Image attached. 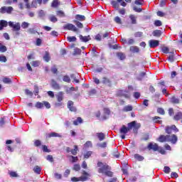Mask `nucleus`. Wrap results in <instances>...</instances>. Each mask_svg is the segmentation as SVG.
<instances>
[{
  "instance_id": "obj_1",
  "label": "nucleus",
  "mask_w": 182,
  "mask_h": 182,
  "mask_svg": "<svg viewBox=\"0 0 182 182\" xmlns=\"http://www.w3.org/2000/svg\"><path fill=\"white\" fill-rule=\"evenodd\" d=\"M97 167H100L98 169V173L103 174L104 176H107L108 177H112L113 173L110 171V166L107 164H103L102 162L97 163Z\"/></svg>"
},
{
  "instance_id": "obj_2",
  "label": "nucleus",
  "mask_w": 182,
  "mask_h": 182,
  "mask_svg": "<svg viewBox=\"0 0 182 182\" xmlns=\"http://www.w3.org/2000/svg\"><path fill=\"white\" fill-rule=\"evenodd\" d=\"M177 136H176L175 134L161 135L158 139V141H160V143H166L167 141H171L172 144H176V143H177Z\"/></svg>"
},
{
  "instance_id": "obj_3",
  "label": "nucleus",
  "mask_w": 182,
  "mask_h": 182,
  "mask_svg": "<svg viewBox=\"0 0 182 182\" xmlns=\"http://www.w3.org/2000/svg\"><path fill=\"white\" fill-rule=\"evenodd\" d=\"M95 116L100 119V120H107L110 116V109H109V108H104L102 112L100 111L97 112Z\"/></svg>"
},
{
  "instance_id": "obj_4",
  "label": "nucleus",
  "mask_w": 182,
  "mask_h": 182,
  "mask_svg": "<svg viewBox=\"0 0 182 182\" xmlns=\"http://www.w3.org/2000/svg\"><path fill=\"white\" fill-rule=\"evenodd\" d=\"M133 90V87L129 86L128 91L126 90H119L117 92V96L118 97H125L126 99H129L130 97V93L129 92Z\"/></svg>"
},
{
  "instance_id": "obj_5",
  "label": "nucleus",
  "mask_w": 182,
  "mask_h": 182,
  "mask_svg": "<svg viewBox=\"0 0 182 182\" xmlns=\"http://www.w3.org/2000/svg\"><path fill=\"white\" fill-rule=\"evenodd\" d=\"M9 26L12 28L13 32H15V35L19 36V31H21V23L14 21L9 22Z\"/></svg>"
},
{
  "instance_id": "obj_6",
  "label": "nucleus",
  "mask_w": 182,
  "mask_h": 182,
  "mask_svg": "<svg viewBox=\"0 0 182 182\" xmlns=\"http://www.w3.org/2000/svg\"><path fill=\"white\" fill-rule=\"evenodd\" d=\"M129 130H132L133 129L134 133H136L137 131L141 127V124L140 123H137L136 121H133L127 124Z\"/></svg>"
},
{
  "instance_id": "obj_7",
  "label": "nucleus",
  "mask_w": 182,
  "mask_h": 182,
  "mask_svg": "<svg viewBox=\"0 0 182 182\" xmlns=\"http://www.w3.org/2000/svg\"><path fill=\"white\" fill-rule=\"evenodd\" d=\"M12 11H14L12 6H3L0 9V14H11Z\"/></svg>"
},
{
  "instance_id": "obj_8",
  "label": "nucleus",
  "mask_w": 182,
  "mask_h": 182,
  "mask_svg": "<svg viewBox=\"0 0 182 182\" xmlns=\"http://www.w3.org/2000/svg\"><path fill=\"white\" fill-rule=\"evenodd\" d=\"M165 130H166V133H167L168 134H171L172 132H175V133H177V132H178V129L176 127V125L166 127Z\"/></svg>"
},
{
  "instance_id": "obj_9",
  "label": "nucleus",
  "mask_w": 182,
  "mask_h": 182,
  "mask_svg": "<svg viewBox=\"0 0 182 182\" xmlns=\"http://www.w3.org/2000/svg\"><path fill=\"white\" fill-rule=\"evenodd\" d=\"M63 28L64 29H67L68 31H73V32H77V28H76V26H75V25L72 23L65 24L63 26Z\"/></svg>"
},
{
  "instance_id": "obj_10",
  "label": "nucleus",
  "mask_w": 182,
  "mask_h": 182,
  "mask_svg": "<svg viewBox=\"0 0 182 182\" xmlns=\"http://www.w3.org/2000/svg\"><path fill=\"white\" fill-rule=\"evenodd\" d=\"M149 150H154V151H157L159 150V145L156 143L150 142L148 144Z\"/></svg>"
},
{
  "instance_id": "obj_11",
  "label": "nucleus",
  "mask_w": 182,
  "mask_h": 182,
  "mask_svg": "<svg viewBox=\"0 0 182 182\" xmlns=\"http://www.w3.org/2000/svg\"><path fill=\"white\" fill-rule=\"evenodd\" d=\"M90 177V173H88L87 172L83 171L82 176L80 177V181H87V180H89Z\"/></svg>"
},
{
  "instance_id": "obj_12",
  "label": "nucleus",
  "mask_w": 182,
  "mask_h": 182,
  "mask_svg": "<svg viewBox=\"0 0 182 182\" xmlns=\"http://www.w3.org/2000/svg\"><path fill=\"white\" fill-rule=\"evenodd\" d=\"M149 47L151 48H157L160 45V42L157 40H150L149 41Z\"/></svg>"
},
{
  "instance_id": "obj_13",
  "label": "nucleus",
  "mask_w": 182,
  "mask_h": 182,
  "mask_svg": "<svg viewBox=\"0 0 182 182\" xmlns=\"http://www.w3.org/2000/svg\"><path fill=\"white\" fill-rule=\"evenodd\" d=\"M64 95L65 93L63 92H59L55 95L58 102H62V100H63Z\"/></svg>"
},
{
  "instance_id": "obj_14",
  "label": "nucleus",
  "mask_w": 182,
  "mask_h": 182,
  "mask_svg": "<svg viewBox=\"0 0 182 182\" xmlns=\"http://www.w3.org/2000/svg\"><path fill=\"white\" fill-rule=\"evenodd\" d=\"M119 132L121 134H127V133H129V132H130V129H129L127 127L123 125L120 129Z\"/></svg>"
},
{
  "instance_id": "obj_15",
  "label": "nucleus",
  "mask_w": 182,
  "mask_h": 182,
  "mask_svg": "<svg viewBox=\"0 0 182 182\" xmlns=\"http://www.w3.org/2000/svg\"><path fill=\"white\" fill-rule=\"evenodd\" d=\"M68 107L70 110V112H76V108L75 107H73V101H68Z\"/></svg>"
},
{
  "instance_id": "obj_16",
  "label": "nucleus",
  "mask_w": 182,
  "mask_h": 182,
  "mask_svg": "<svg viewBox=\"0 0 182 182\" xmlns=\"http://www.w3.org/2000/svg\"><path fill=\"white\" fill-rule=\"evenodd\" d=\"M51 86L53 87V89H56L58 90V89H60V86L55 80H51Z\"/></svg>"
},
{
  "instance_id": "obj_17",
  "label": "nucleus",
  "mask_w": 182,
  "mask_h": 182,
  "mask_svg": "<svg viewBox=\"0 0 182 182\" xmlns=\"http://www.w3.org/2000/svg\"><path fill=\"white\" fill-rule=\"evenodd\" d=\"M8 26V21L5 20L0 21V31Z\"/></svg>"
},
{
  "instance_id": "obj_18",
  "label": "nucleus",
  "mask_w": 182,
  "mask_h": 182,
  "mask_svg": "<svg viewBox=\"0 0 182 182\" xmlns=\"http://www.w3.org/2000/svg\"><path fill=\"white\" fill-rule=\"evenodd\" d=\"M129 19L132 21V25H136L137 23V17L133 14L129 16Z\"/></svg>"
},
{
  "instance_id": "obj_19",
  "label": "nucleus",
  "mask_w": 182,
  "mask_h": 182,
  "mask_svg": "<svg viewBox=\"0 0 182 182\" xmlns=\"http://www.w3.org/2000/svg\"><path fill=\"white\" fill-rule=\"evenodd\" d=\"M96 136L97 137L98 140H100V141H103L105 137V134L102 132L97 133Z\"/></svg>"
},
{
  "instance_id": "obj_20",
  "label": "nucleus",
  "mask_w": 182,
  "mask_h": 182,
  "mask_svg": "<svg viewBox=\"0 0 182 182\" xmlns=\"http://www.w3.org/2000/svg\"><path fill=\"white\" fill-rule=\"evenodd\" d=\"M80 39L82 42H89L90 41V36H83L82 35L80 36Z\"/></svg>"
},
{
  "instance_id": "obj_21",
  "label": "nucleus",
  "mask_w": 182,
  "mask_h": 182,
  "mask_svg": "<svg viewBox=\"0 0 182 182\" xmlns=\"http://www.w3.org/2000/svg\"><path fill=\"white\" fill-rule=\"evenodd\" d=\"M33 171L36 174H41V171H42V168L39 166H36L33 168Z\"/></svg>"
},
{
  "instance_id": "obj_22",
  "label": "nucleus",
  "mask_w": 182,
  "mask_h": 182,
  "mask_svg": "<svg viewBox=\"0 0 182 182\" xmlns=\"http://www.w3.org/2000/svg\"><path fill=\"white\" fill-rule=\"evenodd\" d=\"M101 82L103 83L104 85H107V86L111 85L110 80H109V78L103 77Z\"/></svg>"
},
{
  "instance_id": "obj_23",
  "label": "nucleus",
  "mask_w": 182,
  "mask_h": 182,
  "mask_svg": "<svg viewBox=\"0 0 182 182\" xmlns=\"http://www.w3.org/2000/svg\"><path fill=\"white\" fill-rule=\"evenodd\" d=\"M130 52H132V53H139V49L137 46H131L130 47Z\"/></svg>"
},
{
  "instance_id": "obj_24",
  "label": "nucleus",
  "mask_w": 182,
  "mask_h": 182,
  "mask_svg": "<svg viewBox=\"0 0 182 182\" xmlns=\"http://www.w3.org/2000/svg\"><path fill=\"white\" fill-rule=\"evenodd\" d=\"M43 60L45 62H49L50 60V55H49V53L48 51H46V53L43 56Z\"/></svg>"
},
{
  "instance_id": "obj_25",
  "label": "nucleus",
  "mask_w": 182,
  "mask_h": 182,
  "mask_svg": "<svg viewBox=\"0 0 182 182\" xmlns=\"http://www.w3.org/2000/svg\"><path fill=\"white\" fill-rule=\"evenodd\" d=\"M134 159H136V160H138V161H143L144 160V157L141 156L139 154H134Z\"/></svg>"
},
{
  "instance_id": "obj_26",
  "label": "nucleus",
  "mask_w": 182,
  "mask_h": 182,
  "mask_svg": "<svg viewBox=\"0 0 182 182\" xmlns=\"http://www.w3.org/2000/svg\"><path fill=\"white\" fill-rule=\"evenodd\" d=\"M75 19H77V21H85L86 20V17L83 15H80V14H77L75 16Z\"/></svg>"
},
{
  "instance_id": "obj_27",
  "label": "nucleus",
  "mask_w": 182,
  "mask_h": 182,
  "mask_svg": "<svg viewBox=\"0 0 182 182\" xmlns=\"http://www.w3.org/2000/svg\"><path fill=\"white\" fill-rule=\"evenodd\" d=\"M117 56L120 59V60H124V59H126V55L123 53H117Z\"/></svg>"
},
{
  "instance_id": "obj_28",
  "label": "nucleus",
  "mask_w": 182,
  "mask_h": 182,
  "mask_svg": "<svg viewBox=\"0 0 182 182\" xmlns=\"http://www.w3.org/2000/svg\"><path fill=\"white\" fill-rule=\"evenodd\" d=\"M152 120L154 123H159V124H161L162 123L161 118H160V117H154Z\"/></svg>"
},
{
  "instance_id": "obj_29",
  "label": "nucleus",
  "mask_w": 182,
  "mask_h": 182,
  "mask_svg": "<svg viewBox=\"0 0 182 182\" xmlns=\"http://www.w3.org/2000/svg\"><path fill=\"white\" fill-rule=\"evenodd\" d=\"M48 137H62V135L56 133V132H51L48 134Z\"/></svg>"
},
{
  "instance_id": "obj_30",
  "label": "nucleus",
  "mask_w": 182,
  "mask_h": 182,
  "mask_svg": "<svg viewBox=\"0 0 182 182\" xmlns=\"http://www.w3.org/2000/svg\"><path fill=\"white\" fill-rule=\"evenodd\" d=\"M132 110H133V107L132 105H127L123 108V112H132Z\"/></svg>"
},
{
  "instance_id": "obj_31",
  "label": "nucleus",
  "mask_w": 182,
  "mask_h": 182,
  "mask_svg": "<svg viewBox=\"0 0 182 182\" xmlns=\"http://www.w3.org/2000/svg\"><path fill=\"white\" fill-rule=\"evenodd\" d=\"M43 102H37L36 103V109H43Z\"/></svg>"
},
{
  "instance_id": "obj_32",
  "label": "nucleus",
  "mask_w": 182,
  "mask_h": 182,
  "mask_svg": "<svg viewBox=\"0 0 182 182\" xmlns=\"http://www.w3.org/2000/svg\"><path fill=\"white\" fill-rule=\"evenodd\" d=\"M152 35H154V36H161V31L155 30L153 31Z\"/></svg>"
},
{
  "instance_id": "obj_33",
  "label": "nucleus",
  "mask_w": 182,
  "mask_h": 182,
  "mask_svg": "<svg viewBox=\"0 0 182 182\" xmlns=\"http://www.w3.org/2000/svg\"><path fill=\"white\" fill-rule=\"evenodd\" d=\"M181 119H182V113H176V115L174 116V120H180Z\"/></svg>"
},
{
  "instance_id": "obj_34",
  "label": "nucleus",
  "mask_w": 182,
  "mask_h": 182,
  "mask_svg": "<svg viewBox=\"0 0 182 182\" xmlns=\"http://www.w3.org/2000/svg\"><path fill=\"white\" fill-rule=\"evenodd\" d=\"M171 103L178 104V103H180V100H178V98H177L176 97H172L171 98Z\"/></svg>"
},
{
  "instance_id": "obj_35",
  "label": "nucleus",
  "mask_w": 182,
  "mask_h": 182,
  "mask_svg": "<svg viewBox=\"0 0 182 182\" xmlns=\"http://www.w3.org/2000/svg\"><path fill=\"white\" fill-rule=\"evenodd\" d=\"M6 50H7L6 46L2 45V43H0V52H1V53H4L6 52Z\"/></svg>"
},
{
  "instance_id": "obj_36",
  "label": "nucleus",
  "mask_w": 182,
  "mask_h": 182,
  "mask_svg": "<svg viewBox=\"0 0 182 182\" xmlns=\"http://www.w3.org/2000/svg\"><path fill=\"white\" fill-rule=\"evenodd\" d=\"M98 147H101V149H106L107 147V143L102 142L97 144Z\"/></svg>"
},
{
  "instance_id": "obj_37",
  "label": "nucleus",
  "mask_w": 182,
  "mask_h": 182,
  "mask_svg": "<svg viewBox=\"0 0 182 182\" xmlns=\"http://www.w3.org/2000/svg\"><path fill=\"white\" fill-rule=\"evenodd\" d=\"M82 123V118L78 117L76 120L73 121V124L75 126H77L78 124H80Z\"/></svg>"
},
{
  "instance_id": "obj_38",
  "label": "nucleus",
  "mask_w": 182,
  "mask_h": 182,
  "mask_svg": "<svg viewBox=\"0 0 182 182\" xmlns=\"http://www.w3.org/2000/svg\"><path fill=\"white\" fill-rule=\"evenodd\" d=\"M30 6H31V8H35V9L38 8V2L36 1V0H33Z\"/></svg>"
},
{
  "instance_id": "obj_39",
  "label": "nucleus",
  "mask_w": 182,
  "mask_h": 182,
  "mask_svg": "<svg viewBox=\"0 0 182 182\" xmlns=\"http://www.w3.org/2000/svg\"><path fill=\"white\" fill-rule=\"evenodd\" d=\"M146 76V73L145 72H141L139 75L137 77L138 80H142L143 77Z\"/></svg>"
},
{
  "instance_id": "obj_40",
  "label": "nucleus",
  "mask_w": 182,
  "mask_h": 182,
  "mask_svg": "<svg viewBox=\"0 0 182 182\" xmlns=\"http://www.w3.org/2000/svg\"><path fill=\"white\" fill-rule=\"evenodd\" d=\"M80 53H82V50H80V48L74 49V53H73L74 56H76V55H80Z\"/></svg>"
},
{
  "instance_id": "obj_41",
  "label": "nucleus",
  "mask_w": 182,
  "mask_h": 182,
  "mask_svg": "<svg viewBox=\"0 0 182 182\" xmlns=\"http://www.w3.org/2000/svg\"><path fill=\"white\" fill-rule=\"evenodd\" d=\"M93 144H92V141H87L85 144H84V147L85 149H87L89 147H92Z\"/></svg>"
},
{
  "instance_id": "obj_42",
  "label": "nucleus",
  "mask_w": 182,
  "mask_h": 182,
  "mask_svg": "<svg viewBox=\"0 0 182 182\" xmlns=\"http://www.w3.org/2000/svg\"><path fill=\"white\" fill-rule=\"evenodd\" d=\"M161 50L164 53H170V49L166 46L162 47Z\"/></svg>"
},
{
  "instance_id": "obj_43",
  "label": "nucleus",
  "mask_w": 182,
  "mask_h": 182,
  "mask_svg": "<svg viewBox=\"0 0 182 182\" xmlns=\"http://www.w3.org/2000/svg\"><path fill=\"white\" fill-rule=\"evenodd\" d=\"M63 82H66L67 83H70V77H69V75H65L63 77Z\"/></svg>"
},
{
  "instance_id": "obj_44",
  "label": "nucleus",
  "mask_w": 182,
  "mask_h": 182,
  "mask_svg": "<svg viewBox=\"0 0 182 182\" xmlns=\"http://www.w3.org/2000/svg\"><path fill=\"white\" fill-rule=\"evenodd\" d=\"M21 28H23V29H26V28H29V23L23 21L21 23Z\"/></svg>"
},
{
  "instance_id": "obj_45",
  "label": "nucleus",
  "mask_w": 182,
  "mask_h": 182,
  "mask_svg": "<svg viewBox=\"0 0 182 182\" xmlns=\"http://www.w3.org/2000/svg\"><path fill=\"white\" fill-rule=\"evenodd\" d=\"M111 4L112 5V6H114V8L118 9H119V3L117 1H112L111 2Z\"/></svg>"
},
{
  "instance_id": "obj_46",
  "label": "nucleus",
  "mask_w": 182,
  "mask_h": 182,
  "mask_svg": "<svg viewBox=\"0 0 182 182\" xmlns=\"http://www.w3.org/2000/svg\"><path fill=\"white\" fill-rule=\"evenodd\" d=\"M71 154L73 156H76V154H77V146L75 145L74 146V149L71 150Z\"/></svg>"
},
{
  "instance_id": "obj_47",
  "label": "nucleus",
  "mask_w": 182,
  "mask_h": 182,
  "mask_svg": "<svg viewBox=\"0 0 182 182\" xmlns=\"http://www.w3.org/2000/svg\"><path fill=\"white\" fill-rule=\"evenodd\" d=\"M114 22H116V23H118L119 25H122V18H120V17L119 16H116L114 18Z\"/></svg>"
},
{
  "instance_id": "obj_48",
  "label": "nucleus",
  "mask_w": 182,
  "mask_h": 182,
  "mask_svg": "<svg viewBox=\"0 0 182 182\" xmlns=\"http://www.w3.org/2000/svg\"><path fill=\"white\" fill-rule=\"evenodd\" d=\"M67 39L68 42H76V37L75 36H68Z\"/></svg>"
},
{
  "instance_id": "obj_49",
  "label": "nucleus",
  "mask_w": 182,
  "mask_h": 182,
  "mask_svg": "<svg viewBox=\"0 0 182 182\" xmlns=\"http://www.w3.org/2000/svg\"><path fill=\"white\" fill-rule=\"evenodd\" d=\"M23 2L25 3L26 8L27 9H31V4H29V0H23Z\"/></svg>"
},
{
  "instance_id": "obj_50",
  "label": "nucleus",
  "mask_w": 182,
  "mask_h": 182,
  "mask_svg": "<svg viewBox=\"0 0 182 182\" xmlns=\"http://www.w3.org/2000/svg\"><path fill=\"white\" fill-rule=\"evenodd\" d=\"M31 65L34 68H38V66H39V65H41V62L40 61H33Z\"/></svg>"
},
{
  "instance_id": "obj_51",
  "label": "nucleus",
  "mask_w": 182,
  "mask_h": 182,
  "mask_svg": "<svg viewBox=\"0 0 182 182\" xmlns=\"http://www.w3.org/2000/svg\"><path fill=\"white\" fill-rule=\"evenodd\" d=\"M58 5H59V2L58 1V0H54L51 4V6L53 8H57Z\"/></svg>"
},
{
  "instance_id": "obj_52",
  "label": "nucleus",
  "mask_w": 182,
  "mask_h": 182,
  "mask_svg": "<svg viewBox=\"0 0 182 182\" xmlns=\"http://www.w3.org/2000/svg\"><path fill=\"white\" fill-rule=\"evenodd\" d=\"M154 25H155V26H161L163 25V23H161V21L156 20L154 21Z\"/></svg>"
},
{
  "instance_id": "obj_53",
  "label": "nucleus",
  "mask_w": 182,
  "mask_h": 182,
  "mask_svg": "<svg viewBox=\"0 0 182 182\" xmlns=\"http://www.w3.org/2000/svg\"><path fill=\"white\" fill-rule=\"evenodd\" d=\"M43 106H45V107H46L47 109H50V103L46 101H43Z\"/></svg>"
},
{
  "instance_id": "obj_54",
  "label": "nucleus",
  "mask_w": 182,
  "mask_h": 182,
  "mask_svg": "<svg viewBox=\"0 0 182 182\" xmlns=\"http://www.w3.org/2000/svg\"><path fill=\"white\" fill-rule=\"evenodd\" d=\"M56 14L58 16H60L61 18H63V16H65V13L62 11H58Z\"/></svg>"
},
{
  "instance_id": "obj_55",
  "label": "nucleus",
  "mask_w": 182,
  "mask_h": 182,
  "mask_svg": "<svg viewBox=\"0 0 182 182\" xmlns=\"http://www.w3.org/2000/svg\"><path fill=\"white\" fill-rule=\"evenodd\" d=\"M27 32L28 33H31V35L36 33V31H35V28H28Z\"/></svg>"
},
{
  "instance_id": "obj_56",
  "label": "nucleus",
  "mask_w": 182,
  "mask_h": 182,
  "mask_svg": "<svg viewBox=\"0 0 182 182\" xmlns=\"http://www.w3.org/2000/svg\"><path fill=\"white\" fill-rule=\"evenodd\" d=\"M11 82H12V81L10 80L9 77H4V78L3 79V82H4V83L8 84V83H11Z\"/></svg>"
},
{
  "instance_id": "obj_57",
  "label": "nucleus",
  "mask_w": 182,
  "mask_h": 182,
  "mask_svg": "<svg viewBox=\"0 0 182 182\" xmlns=\"http://www.w3.org/2000/svg\"><path fill=\"white\" fill-rule=\"evenodd\" d=\"M92 151H87L86 154H84L85 159H89L92 156Z\"/></svg>"
},
{
  "instance_id": "obj_58",
  "label": "nucleus",
  "mask_w": 182,
  "mask_h": 182,
  "mask_svg": "<svg viewBox=\"0 0 182 182\" xmlns=\"http://www.w3.org/2000/svg\"><path fill=\"white\" fill-rule=\"evenodd\" d=\"M50 21L51 22H58V18H56L55 16H50Z\"/></svg>"
},
{
  "instance_id": "obj_59",
  "label": "nucleus",
  "mask_w": 182,
  "mask_h": 182,
  "mask_svg": "<svg viewBox=\"0 0 182 182\" xmlns=\"http://www.w3.org/2000/svg\"><path fill=\"white\" fill-rule=\"evenodd\" d=\"M54 177H55L57 180H60V178H62V174L55 173H54Z\"/></svg>"
},
{
  "instance_id": "obj_60",
  "label": "nucleus",
  "mask_w": 182,
  "mask_h": 182,
  "mask_svg": "<svg viewBox=\"0 0 182 182\" xmlns=\"http://www.w3.org/2000/svg\"><path fill=\"white\" fill-rule=\"evenodd\" d=\"M75 25L77 26V28H83V24L82 23L77 21H75Z\"/></svg>"
},
{
  "instance_id": "obj_61",
  "label": "nucleus",
  "mask_w": 182,
  "mask_h": 182,
  "mask_svg": "<svg viewBox=\"0 0 182 182\" xmlns=\"http://www.w3.org/2000/svg\"><path fill=\"white\" fill-rule=\"evenodd\" d=\"M164 173H166V174H168V173H170V171H171L170 167H168V166H165V167L164 168Z\"/></svg>"
},
{
  "instance_id": "obj_62",
  "label": "nucleus",
  "mask_w": 182,
  "mask_h": 182,
  "mask_svg": "<svg viewBox=\"0 0 182 182\" xmlns=\"http://www.w3.org/2000/svg\"><path fill=\"white\" fill-rule=\"evenodd\" d=\"M42 149H43V151L45 152V153H49L50 151L48 149V146H46V145H43L42 146Z\"/></svg>"
},
{
  "instance_id": "obj_63",
  "label": "nucleus",
  "mask_w": 182,
  "mask_h": 182,
  "mask_svg": "<svg viewBox=\"0 0 182 182\" xmlns=\"http://www.w3.org/2000/svg\"><path fill=\"white\" fill-rule=\"evenodd\" d=\"M133 10H134L135 12H139V13L141 12V11H142L141 8H138V7L136 6H134L133 7Z\"/></svg>"
},
{
  "instance_id": "obj_64",
  "label": "nucleus",
  "mask_w": 182,
  "mask_h": 182,
  "mask_svg": "<svg viewBox=\"0 0 182 182\" xmlns=\"http://www.w3.org/2000/svg\"><path fill=\"white\" fill-rule=\"evenodd\" d=\"M6 57L5 55H0V62H6Z\"/></svg>"
}]
</instances>
